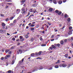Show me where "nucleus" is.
<instances>
[{
	"label": "nucleus",
	"mask_w": 73,
	"mask_h": 73,
	"mask_svg": "<svg viewBox=\"0 0 73 73\" xmlns=\"http://www.w3.org/2000/svg\"><path fill=\"white\" fill-rule=\"evenodd\" d=\"M21 10L23 14H25L26 12L28 10V9L27 8H25V7H23L21 9Z\"/></svg>",
	"instance_id": "f257e3e1"
},
{
	"label": "nucleus",
	"mask_w": 73,
	"mask_h": 73,
	"mask_svg": "<svg viewBox=\"0 0 73 73\" xmlns=\"http://www.w3.org/2000/svg\"><path fill=\"white\" fill-rule=\"evenodd\" d=\"M6 31L5 30H3L2 29H1L0 30V33H3L4 32H5Z\"/></svg>",
	"instance_id": "f03ea898"
},
{
	"label": "nucleus",
	"mask_w": 73,
	"mask_h": 73,
	"mask_svg": "<svg viewBox=\"0 0 73 73\" xmlns=\"http://www.w3.org/2000/svg\"><path fill=\"white\" fill-rule=\"evenodd\" d=\"M2 26L3 27L2 29H5V24L4 23H2Z\"/></svg>",
	"instance_id": "7ed1b4c3"
},
{
	"label": "nucleus",
	"mask_w": 73,
	"mask_h": 73,
	"mask_svg": "<svg viewBox=\"0 0 73 73\" xmlns=\"http://www.w3.org/2000/svg\"><path fill=\"white\" fill-rule=\"evenodd\" d=\"M16 13L17 14H19V13H20V9H17L16 11Z\"/></svg>",
	"instance_id": "20e7f679"
},
{
	"label": "nucleus",
	"mask_w": 73,
	"mask_h": 73,
	"mask_svg": "<svg viewBox=\"0 0 73 73\" xmlns=\"http://www.w3.org/2000/svg\"><path fill=\"white\" fill-rule=\"evenodd\" d=\"M34 16V15L33 14H32L30 15V16L28 18V20H29L30 18V19H31V18L32 17V16Z\"/></svg>",
	"instance_id": "39448f33"
},
{
	"label": "nucleus",
	"mask_w": 73,
	"mask_h": 73,
	"mask_svg": "<svg viewBox=\"0 0 73 73\" xmlns=\"http://www.w3.org/2000/svg\"><path fill=\"white\" fill-rule=\"evenodd\" d=\"M62 66L63 67H64V68H65V67H66L67 66L66 65V64H62Z\"/></svg>",
	"instance_id": "423d86ee"
},
{
	"label": "nucleus",
	"mask_w": 73,
	"mask_h": 73,
	"mask_svg": "<svg viewBox=\"0 0 73 73\" xmlns=\"http://www.w3.org/2000/svg\"><path fill=\"white\" fill-rule=\"evenodd\" d=\"M64 17L65 18H68L69 17V16H68V15H67L66 14H65L64 15Z\"/></svg>",
	"instance_id": "0eeeda50"
},
{
	"label": "nucleus",
	"mask_w": 73,
	"mask_h": 73,
	"mask_svg": "<svg viewBox=\"0 0 73 73\" xmlns=\"http://www.w3.org/2000/svg\"><path fill=\"white\" fill-rule=\"evenodd\" d=\"M68 34L69 35H70L72 34V32L71 31H69L68 33Z\"/></svg>",
	"instance_id": "6e6552de"
},
{
	"label": "nucleus",
	"mask_w": 73,
	"mask_h": 73,
	"mask_svg": "<svg viewBox=\"0 0 73 73\" xmlns=\"http://www.w3.org/2000/svg\"><path fill=\"white\" fill-rule=\"evenodd\" d=\"M30 40L31 42H33L34 40V39L33 37H32L31 38H30Z\"/></svg>",
	"instance_id": "1a4fd4ad"
},
{
	"label": "nucleus",
	"mask_w": 73,
	"mask_h": 73,
	"mask_svg": "<svg viewBox=\"0 0 73 73\" xmlns=\"http://www.w3.org/2000/svg\"><path fill=\"white\" fill-rule=\"evenodd\" d=\"M53 9L52 8H50L49 9L48 11H50V12H52V11H53Z\"/></svg>",
	"instance_id": "9d476101"
},
{
	"label": "nucleus",
	"mask_w": 73,
	"mask_h": 73,
	"mask_svg": "<svg viewBox=\"0 0 73 73\" xmlns=\"http://www.w3.org/2000/svg\"><path fill=\"white\" fill-rule=\"evenodd\" d=\"M33 12H34V13H35L36 12V10L35 9H33Z\"/></svg>",
	"instance_id": "9b49d317"
},
{
	"label": "nucleus",
	"mask_w": 73,
	"mask_h": 73,
	"mask_svg": "<svg viewBox=\"0 0 73 73\" xmlns=\"http://www.w3.org/2000/svg\"><path fill=\"white\" fill-rule=\"evenodd\" d=\"M29 12H33V9H30L29 10Z\"/></svg>",
	"instance_id": "f8f14e48"
},
{
	"label": "nucleus",
	"mask_w": 73,
	"mask_h": 73,
	"mask_svg": "<svg viewBox=\"0 0 73 73\" xmlns=\"http://www.w3.org/2000/svg\"><path fill=\"white\" fill-rule=\"evenodd\" d=\"M40 33H43V34H44V33H45V31H40Z\"/></svg>",
	"instance_id": "ddd939ff"
},
{
	"label": "nucleus",
	"mask_w": 73,
	"mask_h": 73,
	"mask_svg": "<svg viewBox=\"0 0 73 73\" xmlns=\"http://www.w3.org/2000/svg\"><path fill=\"white\" fill-rule=\"evenodd\" d=\"M59 12H60V11H58V10H56L55 11V12L56 13H57V14Z\"/></svg>",
	"instance_id": "4468645a"
},
{
	"label": "nucleus",
	"mask_w": 73,
	"mask_h": 73,
	"mask_svg": "<svg viewBox=\"0 0 73 73\" xmlns=\"http://www.w3.org/2000/svg\"><path fill=\"white\" fill-rule=\"evenodd\" d=\"M64 57L66 58H68V54H65V55H64Z\"/></svg>",
	"instance_id": "2eb2a0df"
},
{
	"label": "nucleus",
	"mask_w": 73,
	"mask_h": 73,
	"mask_svg": "<svg viewBox=\"0 0 73 73\" xmlns=\"http://www.w3.org/2000/svg\"><path fill=\"white\" fill-rule=\"evenodd\" d=\"M58 3L59 4H61L62 3V2L61 1H59L58 2Z\"/></svg>",
	"instance_id": "dca6fc26"
},
{
	"label": "nucleus",
	"mask_w": 73,
	"mask_h": 73,
	"mask_svg": "<svg viewBox=\"0 0 73 73\" xmlns=\"http://www.w3.org/2000/svg\"><path fill=\"white\" fill-rule=\"evenodd\" d=\"M53 3L55 4H57V2H56V1L55 0H53Z\"/></svg>",
	"instance_id": "f3484780"
},
{
	"label": "nucleus",
	"mask_w": 73,
	"mask_h": 73,
	"mask_svg": "<svg viewBox=\"0 0 73 73\" xmlns=\"http://www.w3.org/2000/svg\"><path fill=\"white\" fill-rule=\"evenodd\" d=\"M52 48H53V49H56V46H55L54 45H52Z\"/></svg>",
	"instance_id": "a211bd4d"
},
{
	"label": "nucleus",
	"mask_w": 73,
	"mask_h": 73,
	"mask_svg": "<svg viewBox=\"0 0 73 73\" xmlns=\"http://www.w3.org/2000/svg\"><path fill=\"white\" fill-rule=\"evenodd\" d=\"M61 13H62V12L59 11V12L58 13V15H60L61 14Z\"/></svg>",
	"instance_id": "6ab92c4d"
},
{
	"label": "nucleus",
	"mask_w": 73,
	"mask_h": 73,
	"mask_svg": "<svg viewBox=\"0 0 73 73\" xmlns=\"http://www.w3.org/2000/svg\"><path fill=\"white\" fill-rule=\"evenodd\" d=\"M31 56V57H34V56H35V54L34 53H32Z\"/></svg>",
	"instance_id": "aec40b11"
},
{
	"label": "nucleus",
	"mask_w": 73,
	"mask_h": 73,
	"mask_svg": "<svg viewBox=\"0 0 73 73\" xmlns=\"http://www.w3.org/2000/svg\"><path fill=\"white\" fill-rule=\"evenodd\" d=\"M38 53V55H41V53H42V51H40Z\"/></svg>",
	"instance_id": "412c9836"
},
{
	"label": "nucleus",
	"mask_w": 73,
	"mask_h": 73,
	"mask_svg": "<svg viewBox=\"0 0 73 73\" xmlns=\"http://www.w3.org/2000/svg\"><path fill=\"white\" fill-rule=\"evenodd\" d=\"M33 7H37V4H34V5H33Z\"/></svg>",
	"instance_id": "4be33fe9"
},
{
	"label": "nucleus",
	"mask_w": 73,
	"mask_h": 73,
	"mask_svg": "<svg viewBox=\"0 0 73 73\" xmlns=\"http://www.w3.org/2000/svg\"><path fill=\"white\" fill-rule=\"evenodd\" d=\"M70 18H68L67 19V21L68 22H70Z\"/></svg>",
	"instance_id": "5701e85b"
},
{
	"label": "nucleus",
	"mask_w": 73,
	"mask_h": 73,
	"mask_svg": "<svg viewBox=\"0 0 73 73\" xmlns=\"http://www.w3.org/2000/svg\"><path fill=\"white\" fill-rule=\"evenodd\" d=\"M31 31H34L35 30V28L32 27L30 29Z\"/></svg>",
	"instance_id": "b1692460"
},
{
	"label": "nucleus",
	"mask_w": 73,
	"mask_h": 73,
	"mask_svg": "<svg viewBox=\"0 0 73 73\" xmlns=\"http://www.w3.org/2000/svg\"><path fill=\"white\" fill-rule=\"evenodd\" d=\"M25 37L26 38H28L29 37V36H28V35H27L26 34L25 35Z\"/></svg>",
	"instance_id": "393cba45"
},
{
	"label": "nucleus",
	"mask_w": 73,
	"mask_h": 73,
	"mask_svg": "<svg viewBox=\"0 0 73 73\" xmlns=\"http://www.w3.org/2000/svg\"><path fill=\"white\" fill-rule=\"evenodd\" d=\"M39 70L42 69H43V67H42V66H40V67H39Z\"/></svg>",
	"instance_id": "a878e982"
},
{
	"label": "nucleus",
	"mask_w": 73,
	"mask_h": 73,
	"mask_svg": "<svg viewBox=\"0 0 73 73\" xmlns=\"http://www.w3.org/2000/svg\"><path fill=\"white\" fill-rule=\"evenodd\" d=\"M8 26H5V29L6 30H7V29H8Z\"/></svg>",
	"instance_id": "bb28decb"
},
{
	"label": "nucleus",
	"mask_w": 73,
	"mask_h": 73,
	"mask_svg": "<svg viewBox=\"0 0 73 73\" xmlns=\"http://www.w3.org/2000/svg\"><path fill=\"white\" fill-rule=\"evenodd\" d=\"M10 50L9 49L6 50H5V52H6V53H7V52H9V51Z\"/></svg>",
	"instance_id": "cd10ccee"
},
{
	"label": "nucleus",
	"mask_w": 73,
	"mask_h": 73,
	"mask_svg": "<svg viewBox=\"0 0 73 73\" xmlns=\"http://www.w3.org/2000/svg\"><path fill=\"white\" fill-rule=\"evenodd\" d=\"M18 50L19 52H21V53H23V51H22L21 50L19 49Z\"/></svg>",
	"instance_id": "c85d7f7f"
},
{
	"label": "nucleus",
	"mask_w": 73,
	"mask_h": 73,
	"mask_svg": "<svg viewBox=\"0 0 73 73\" xmlns=\"http://www.w3.org/2000/svg\"><path fill=\"white\" fill-rule=\"evenodd\" d=\"M14 18V17L12 16L11 17H10V20H12Z\"/></svg>",
	"instance_id": "c756f323"
},
{
	"label": "nucleus",
	"mask_w": 73,
	"mask_h": 73,
	"mask_svg": "<svg viewBox=\"0 0 73 73\" xmlns=\"http://www.w3.org/2000/svg\"><path fill=\"white\" fill-rule=\"evenodd\" d=\"M23 62L21 61V60L19 62V64H22Z\"/></svg>",
	"instance_id": "7c9ffc66"
},
{
	"label": "nucleus",
	"mask_w": 73,
	"mask_h": 73,
	"mask_svg": "<svg viewBox=\"0 0 73 73\" xmlns=\"http://www.w3.org/2000/svg\"><path fill=\"white\" fill-rule=\"evenodd\" d=\"M29 27H35V25L33 24L31 25H30V26Z\"/></svg>",
	"instance_id": "2f4dec72"
},
{
	"label": "nucleus",
	"mask_w": 73,
	"mask_h": 73,
	"mask_svg": "<svg viewBox=\"0 0 73 73\" xmlns=\"http://www.w3.org/2000/svg\"><path fill=\"white\" fill-rule=\"evenodd\" d=\"M58 67H59L58 65H56L55 66V68H58Z\"/></svg>",
	"instance_id": "473e14b6"
},
{
	"label": "nucleus",
	"mask_w": 73,
	"mask_h": 73,
	"mask_svg": "<svg viewBox=\"0 0 73 73\" xmlns=\"http://www.w3.org/2000/svg\"><path fill=\"white\" fill-rule=\"evenodd\" d=\"M60 44L62 45L64 44V41H62L60 42Z\"/></svg>",
	"instance_id": "72a5a7b5"
},
{
	"label": "nucleus",
	"mask_w": 73,
	"mask_h": 73,
	"mask_svg": "<svg viewBox=\"0 0 73 73\" xmlns=\"http://www.w3.org/2000/svg\"><path fill=\"white\" fill-rule=\"evenodd\" d=\"M14 63H15V62L14 61V60H13L12 62V64L13 65Z\"/></svg>",
	"instance_id": "f704fd0d"
},
{
	"label": "nucleus",
	"mask_w": 73,
	"mask_h": 73,
	"mask_svg": "<svg viewBox=\"0 0 73 73\" xmlns=\"http://www.w3.org/2000/svg\"><path fill=\"white\" fill-rule=\"evenodd\" d=\"M24 38H22V39H20V40L21 41H24Z\"/></svg>",
	"instance_id": "c9c22d12"
},
{
	"label": "nucleus",
	"mask_w": 73,
	"mask_h": 73,
	"mask_svg": "<svg viewBox=\"0 0 73 73\" xmlns=\"http://www.w3.org/2000/svg\"><path fill=\"white\" fill-rule=\"evenodd\" d=\"M60 44L58 43L57 44V46H58V47H60Z\"/></svg>",
	"instance_id": "e433bc0d"
},
{
	"label": "nucleus",
	"mask_w": 73,
	"mask_h": 73,
	"mask_svg": "<svg viewBox=\"0 0 73 73\" xmlns=\"http://www.w3.org/2000/svg\"><path fill=\"white\" fill-rule=\"evenodd\" d=\"M47 24H48L50 26L51 25V24H52L51 23L49 22H47Z\"/></svg>",
	"instance_id": "4c0bfd02"
},
{
	"label": "nucleus",
	"mask_w": 73,
	"mask_h": 73,
	"mask_svg": "<svg viewBox=\"0 0 73 73\" xmlns=\"http://www.w3.org/2000/svg\"><path fill=\"white\" fill-rule=\"evenodd\" d=\"M40 40H41V41H42L43 40V39H42V37H40V38H39Z\"/></svg>",
	"instance_id": "58836bf2"
},
{
	"label": "nucleus",
	"mask_w": 73,
	"mask_h": 73,
	"mask_svg": "<svg viewBox=\"0 0 73 73\" xmlns=\"http://www.w3.org/2000/svg\"><path fill=\"white\" fill-rule=\"evenodd\" d=\"M6 21H9V18H7L5 20Z\"/></svg>",
	"instance_id": "ea45409f"
},
{
	"label": "nucleus",
	"mask_w": 73,
	"mask_h": 73,
	"mask_svg": "<svg viewBox=\"0 0 73 73\" xmlns=\"http://www.w3.org/2000/svg\"><path fill=\"white\" fill-rule=\"evenodd\" d=\"M54 30L55 32H57V31H58V30L56 29H54Z\"/></svg>",
	"instance_id": "a19ab883"
},
{
	"label": "nucleus",
	"mask_w": 73,
	"mask_h": 73,
	"mask_svg": "<svg viewBox=\"0 0 73 73\" xmlns=\"http://www.w3.org/2000/svg\"><path fill=\"white\" fill-rule=\"evenodd\" d=\"M16 22V19H15L14 20L13 23H15Z\"/></svg>",
	"instance_id": "79ce46f5"
},
{
	"label": "nucleus",
	"mask_w": 73,
	"mask_h": 73,
	"mask_svg": "<svg viewBox=\"0 0 73 73\" xmlns=\"http://www.w3.org/2000/svg\"><path fill=\"white\" fill-rule=\"evenodd\" d=\"M8 73H11V70H9L8 71Z\"/></svg>",
	"instance_id": "37998d69"
},
{
	"label": "nucleus",
	"mask_w": 73,
	"mask_h": 73,
	"mask_svg": "<svg viewBox=\"0 0 73 73\" xmlns=\"http://www.w3.org/2000/svg\"><path fill=\"white\" fill-rule=\"evenodd\" d=\"M38 27H39V25H36V28H38Z\"/></svg>",
	"instance_id": "c03bdc74"
},
{
	"label": "nucleus",
	"mask_w": 73,
	"mask_h": 73,
	"mask_svg": "<svg viewBox=\"0 0 73 73\" xmlns=\"http://www.w3.org/2000/svg\"><path fill=\"white\" fill-rule=\"evenodd\" d=\"M10 26H13V23H11L10 24Z\"/></svg>",
	"instance_id": "a18cd8bd"
},
{
	"label": "nucleus",
	"mask_w": 73,
	"mask_h": 73,
	"mask_svg": "<svg viewBox=\"0 0 73 73\" xmlns=\"http://www.w3.org/2000/svg\"><path fill=\"white\" fill-rule=\"evenodd\" d=\"M60 61V60H58V61L56 63V64H57L58 63H59V62H59Z\"/></svg>",
	"instance_id": "49530a36"
},
{
	"label": "nucleus",
	"mask_w": 73,
	"mask_h": 73,
	"mask_svg": "<svg viewBox=\"0 0 73 73\" xmlns=\"http://www.w3.org/2000/svg\"><path fill=\"white\" fill-rule=\"evenodd\" d=\"M9 7V6L7 5H6L5 8H6V9H7V8H8Z\"/></svg>",
	"instance_id": "de8ad7c7"
},
{
	"label": "nucleus",
	"mask_w": 73,
	"mask_h": 73,
	"mask_svg": "<svg viewBox=\"0 0 73 73\" xmlns=\"http://www.w3.org/2000/svg\"><path fill=\"white\" fill-rule=\"evenodd\" d=\"M25 0H22L21 1L22 3H24V2H25Z\"/></svg>",
	"instance_id": "09e8293b"
},
{
	"label": "nucleus",
	"mask_w": 73,
	"mask_h": 73,
	"mask_svg": "<svg viewBox=\"0 0 73 73\" xmlns=\"http://www.w3.org/2000/svg\"><path fill=\"white\" fill-rule=\"evenodd\" d=\"M42 46H46V44H42Z\"/></svg>",
	"instance_id": "8fccbe9b"
},
{
	"label": "nucleus",
	"mask_w": 73,
	"mask_h": 73,
	"mask_svg": "<svg viewBox=\"0 0 73 73\" xmlns=\"http://www.w3.org/2000/svg\"><path fill=\"white\" fill-rule=\"evenodd\" d=\"M0 15L2 17H3V16H4V15H3L2 14H0Z\"/></svg>",
	"instance_id": "3c124183"
},
{
	"label": "nucleus",
	"mask_w": 73,
	"mask_h": 73,
	"mask_svg": "<svg viewBox=\"0 0 73 73\" xmlns=\"http://www.w3.org/2000/svg\"><path fill=\"white\" fill-rule=\"evenodd\" d=\"M4 57H2L1 58V60H4Z\"/></svg>",
	"instance_id": "603ef678"
},
{
	"label": "nucleus",
	"mask_w": 73,
	"mask_h": 73,
	"mask_svg": "<svg viewBox=\"0 0 73 73\" xmlns=\"http://www.w3.org/2000/svg\"><path fill=\"white\" fill-rule=\"evenodd\" d=\"M67 42V39H65L64 40V42Z\"/></svg>",
	"instance_id": "864d4df0"
},
{
	"label": "nucleus",
	"mask_w": 73,
	"mask_h": 73,
	"mask_svg": "<svg viewBox=\"0 0 73 73\" xmlns=\"http://www.w3.org/2000/svg\"><path fill=\"white\" fill-rule=\"evenodd\" d=\"M72 29V27H69V29Z\"/></svg>",
	"instance_id": "5fc2aeb1"
},
{
	"label": "nucleus",
	"mask_w": 73,
	"mask_h": 73,
	"mask_svg": "<svg viewBox=\"0 0 73 73\" xmlns=\"http://www.w3.org/2000/svg\"><path fill=\"white\" fill-rule=\"evenodd\" d=\"M11 53L12 52L11 51H9L8 53L9 54H11Z\"/></svg>",
	"instance_id": "6e6d98bb"
},
{
	"label": "nucleus",
	"mask_w": 73,
	"mask_h": 73,
	"mask_svg": "<svg viewBox=\"0 0 73 73\" xmlns=\"http://www.w3.org/2000/svg\"><path fill=\"white\" fill-rule=\"evenodd\" d=\"M66 1V0H63V3H65Z\"/></svg>",
	"instance_id": "4d7b16f0"
},
{
	"label": "nucleus",
	"mask_w": 73,
	"mask_h": 73,
	"mask_svg": "<svg viewBox=\"0 0 73 73\" xmlns=\"http://www.w3.org/2000/svg\"><path fill=\"white\" fill-rule=\"evenodd\" d=\"M12 40H13V41H15V38H12Z\"/></svg>",
	"instance_id": "13d9d810"
},
{
	"label": "nucleus",
	"mask_w": 73,
	"mask_h": 73,
	"mask_svg": "<svg viewBox=\"0 0 73 73\" xmlns=\"http://www.w3.org/2000/svg\"><path fill=\"white\" fill-rule=\"evenodd\" d=\"M22 38H23V37H22V36H20V39L21 40Z\"/></svg>",
	"instance_id": "bf43d9fd"
},
{
	"label": "nucleus",
	"mask_w": 73,
	"mask_h": 73,
	"mask_svg": "<svg viewBox=\"0 0 73 73\" xmlns=\"http://www.w3.org/2000/svg\"><path fill=\"white\" fill-rule=\"evenodd\" d=\"M6 56L7 57H10V55H7V56Z\"/></svg>",
	"instance_id": "052dcab7"
},
{
	"label": "nucleus",
	"mask_w": 73,
	"mask_h": 73,
	"mask_svg": "<svg viewBox=\"0 0 73 73\" xmlns=\"http://www.w3.org/2000/svg\"><path fill=\"white\" fill-rule=\"evenodd\" d=\"M53 69V68L52 67H50L49 69V70H51V69Z\"/></svg>",
	"instance_id": "680f3d73"
},
{
	"label": "nucleus",
	"mask_w": 73,
	"mask_h": 73,
	"mask_svg": "<svg viewBox=\"0 0 73 73\" xmlns=\"http://www.w3.org/2000/svg\"><path fill=\"white\" fill-rule=\"evenodd\" d=\"M14 46H12L11 47V49H14Z\"/></svg>",
	"instance_id": "e2e57ef3"
},
{
	"label": "nucleus",
	"mask_w": 73,
	"mask_h": 73,
	"mask_svg": "<svg viewBox=\"0 0 73 73\" xmlns=\"http://www.w3.org/2000/svg\"><path fill=\"white\" fill-rule=\"evenodd\" d=\"M24 58H23L22 59V61L23 62H24Z\"/></svg>",
	"instance_id": "0e129e2a"
},
{
	"label": "nucleus",
	"mask_w": 73,
	"mask_h": 73,
	"mask_svg": "<svg viewBox=\"0 0 73 73\" xmlns=\"http://www.w3.org/2000/svg\"><path fill=\"white\" fill-rule=\"evenodd\" d=\"M51 38H53L54 37V35H52L51 36Z\"/></svg>",
	"instance_id": "69168bd1"
},
{
	"label": "nucleus",
	"mask_w": 73,
	"mask_h": 73,
	"mask_svg": "<svg viewBox=\"0 0 73 73\" xmlns=\"http://www.w3.org/2000/svg\"><path fill=\"white\" fill-rule=\"evenodd\" d=\"M59 66L60 67H62V64H60L59 65Z\"/></svg>",
	"instance_id": "338daca9"
},
{
	"label": "nucleus",
	"mask_w": 73,
	"mask_h": 73,
	"mask_svg": "<svg viewBox=\"0 0 73 73\" xmlns=\"http://www.w3.org/2000/svg\"><path fill=\"white\" fill-rule=\"evenodd\" d=\"M41 29L44 30V28L43 27H41Z\"/></svg>",
	"instance_id": "774afa93"
}]
</instances>
